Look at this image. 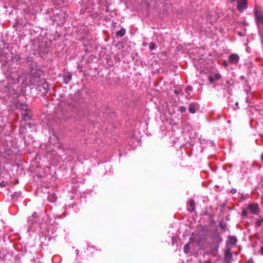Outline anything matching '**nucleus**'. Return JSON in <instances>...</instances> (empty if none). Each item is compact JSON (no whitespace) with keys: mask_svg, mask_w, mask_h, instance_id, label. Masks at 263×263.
<instances>
[{"mask_svg":"<svg viewBox=\"0 0 263 263\" xmlns=\"http://www.w3.org/2000/svg\"><path fill=\"white\" fill-rule=\"evenodd\" d=\"M193 90V88H192V87L191 86H188L186 87V88H185V92L186 93H188V95L186 96V98H188V96H189V92L191 91H192Z\"/></svg>","mask_w":263,"mask_h":263,"instance_id":"nucleus-20","label":"nucleus"},{"mask_svg":"<svg viewBox=\"0 0 263 263\" xmlns=\"http://www.w3.org/2000/svg\"><path fill=\"white\" fill-rule=\"evenodd\" d=\"M35 263H40V262H35Z\"/></svg>","mask_w":263,"mask_h":263,"instance_id":"nucleus-38","label":"nucleus"},{"mask_svg":"<svg viewBox=\"0 0 263 263\" xmlns=\"http://www.w3.org/2000/svg\"><path fill=\"white\" fill-rule=\"evenodd\" d=\"M36 87L39 91L41 92L42 95H46L50 89L49 84L44 79Z\"/></svg>","mask_w":263,"mask_h":263,"instance_id":"nucleus-3","label":"nucleus"},{"mask_svg":"<svg viewBox=\"0 0 263 263\" xmlns=\"http://www.w3.org/2000/svg\"><path fill=\"white\" fill-rule=\"evenodd\" d=\"M248 209L252 213L257 215L259 211V205L256 203H251L248 205Z\"/></svg>","mask_w":263,"mask_h":263,"instance_id":"nucleus-6","label":"nucleus"},{"mask_svg":"<svg viewBox=\"0 0 263 263\" xmlns=\"http://www.w3.org/2000/svg\"><path fill=\"white\" fill-rule=\"evenodd\" d=\"M260 253L262 255H263V246L260 249Z\"/></svg>","mask_w":263,"mask_h":263,"instance_id":"nucleus-33","label":"nucleus"},{"mask_svg":"<svg viewBox=\"0 0 263 263\" xmlns=\"http://www.w3.org/2000/svg\"><path fill=\"white\" fill-rule=\"evenodd\" d=\"M220 226L221 227L222 229H224L226 228V224H222V223H220Z\"/></svg>","mask_w":263,"mask_h":263,"instance_id":"nucleus-30","label":"nucleus"},{"mask_svg":"<svg viewBox=\"0 0 263 263\" xmlns=\"http://www.w3.org/2000/svg\"><path fill=\"white\" fill-rule=\"evenodd\" d=\"M224 257H225V259L227 260H228L229 259H231L232 257V254H231V252L229 251V250L225 252Z\"/></svg>","mask_w":263,"mask_h":263,"instance_id":"nucleus-17","label":"nucleus"},{"mask_svg":"<svg viewBox=\"0 0 263 263\" xmlns=\"http://www.w3.org/2000/svg\"><path fill=\"white\" fill-rule=\"evenodd\" d=\"M179 110L181 112H184L186 111V108L185 107H184V106H181L180 107Z\"/></svg>","mask_w":263,"mask_h":263,"instance_id":"nucleus-26","label":"nucleus"},{"mask_svg":"<svg viewBox=\"0 0 263 263\" xmlns=\"http://www.w3.org/2000/svg\"><path fill=\"white\" fill-rule=\"evenodd\" d=\"M237 192V190L235 189H233L231 190V192L232 193V194H235Z\"/></svg>","mask_w":263,"mask_h":263,"instance_id":"nucleus-28","label":"nucleus"},{"mask_svg":"<svg viewBox=\"0 0 263 263\" xmlns=\"http://www.w3.org/2000/svg\"><path fill=\"white\" fill-rule=\"evenodd\" d=\"M220 78H221V76L220 74L216 73L215 75V78H214L215 80H219V79H220Z\"/></svg>","mask_w":263,"mask_h":263,"instance_id":"nucleus-24","label":"nucleus"},{"mask_svg":"<svg viewBox=\"0 0 263 263\" xmlns=\"http://www.w3.org/2000/svg\"><path fill=\"white\" fill-rule=\"evenodd\" d=\"M235 105H236V106H237V108L235 107V109L236 110L237 108H239V107H238V102H236Z\"/></svg>","mask_w":263,"mask_h":263,"instance_id":"nucleus-32","label":"nucleus"},{"mask_svg":"<svg viewBox=\"0 0 263 263\" xmlns=\"http://www.w3.org/2000/svg\"><path fill=\"white\" fill-rule=\"evenodd\" d=\"M156 47L155 44L154 43H151L149 45V48L150 50H153Z\"/></svg>","mask_w":263,"mask_h":263,"instance_id":"nucleus-22","label":"nucleus"},{"mask_svg":"<svg viewBox=\"0 0 263 263\" xmlns=\"http://www.w3.org/2000/svg\"><path fill=\"white\" fill-rule=\"evenodd\" d=\"M22 115L23 117V120L24 121H27L31 119L30 116L28 114V112H22Z\"/></svg>","mask_w":263,"mask_h":263,"instance_id":"nucleus-16","label":"nucleus"},{"mask_svg":"<svg viewBox=\"0 0 263 263\" xmlns=\"http://www.w3.org/2000/svg\"><path fill=\"white\" fill-rule=\"evenodd\" d=\"M10 57L9 53L6 54L5 56L0 55V62L2 60H4L7 63L9 64V60H8V58Z\"/></svg>","mask_w":263,"mask_h":263,"instance_id":"nucleus-14","label":"nucleus"},{"mask_svg":"<svg viewBox=\"0 0 263 263\" xmlns=\"http://www.w3.org/2000/svg\"><path fill=\"white\" fill-rule=\"evenodd\" d=\"M237 238L235 236H229V243L231 245H234L237 242Z\"/></svg>","mask_w":263,"mask_h":263,"instance_id":"nucleus-15","label":"nucleus"},{"mask_svg":"<svg viewBox=\"0 0 263 263\" xmlns=\"http://www.w3.org/2000/svg\"><path fill=\"white\" fill-rule=\"evenodd\" d=\"M261 159H262V160L263 161V153H262V156H261Z\"/></svg>","mask_w":263,"mask_h":263,"instance_id":"nucleus-36","label":"nucleus"},{"mask_svg":"<svg viewBox=\"0 0 263 263\" xmlns=\"http://www.w3.org/2000/svg\"><path fill=\"white\" fill-rule=\"evenodd\" d=\"M259 33L261 38V42L263 43V27L259 29Z\"/></svg>","mask_w":263,"mask_h":263,"instance_id":"nucleus-21","label":"nucleus"},{"mask_svg":"<svg viewBox=\"0 0 263 263\" xmlns=\"http://www.w3.org/2000/svg\"><path fill=\"white\" fill-rule=\"evenodd\" d=\"M30 127H31V124L30 123H28L27 124Z\"/></svg>","mask_w":263,"mask_h":263,"instance_id":"nucleus-37","label":"nucleus"},{"mask_svg":"<svg viewBox=\"0 0 263 263\" xmlns=\"http://www.w3.org/2000/svg\"><path fill=\"white\" fill-rule=\"evenodd\" d=\"M248 7L247 0H238L237 8L238 11H243Z\"/></svg>","mask_w":263,"mask_h":263,"instance_id":"nucleus-5","label":"nucleus"},{"mask_svg":"<svg viewBox=\"0 0 263 263\" xmlns=\"http://www.w3.org/2000/svg\"><path fill=\"white\" fill-rule=\"evenodd\" d=\"M10 57L11 59V61L10 62L9 64L10 66L15 67L14 64L16 66L18 64L21 63L22 58L20 55L11 53Z\"/></svg>","mask_w":263,"mask_h":263,"instance_id":"nucleus-4","label":"nucleus"},{"mask_svg":"<svg viewBox=\"0 0 263 263\" xmlns=\"http://www.w3.org/2000/svg\"><path fill=\"white\" fill-rule=\"evenodd\" d=\"M42 72L37 69H32L30 72L29 82L31 85L36 86L44 80L41 78Z\"/></svg>","mask_w":263,"mask_h":263,"instance_id":"nucleus-1","label":"nucleus"},{"mask_svg":"<svg viewBox=\"0 0 263 263\" xmlns=\"http://www.w3.org/2000/svg\"><path fill=\"white\" fill-rule=\"evenodd\" d=\"M254 15L259 29L263 27V11L260 8L255 7L254 8Z\"/></svg>","mask_w":263,"mask_h":263,"instance_id":"nucleus-2","label":"nucleus"},{"mask_svg":"<svg viewBox=\"0 0 263 263\" xmlns=\"http://www.w3.org/2000/svg\"><path fill=\"white\" fill-rule=\"evenodd\" d=\"M263 221V218H259L255 222V227H259L262 224V222Z\"/></svg>","mask_w":263,"mask_h":263,"instance_id":"nucleus-19","label":"nucleus"},{"mask_svg":"<svg viewBox=\"0 0 263 263\" xmlns=\"http://www.w3.org/2000/svg\"><path fill=\"white\" fill-rule=\"evenodd\" d=\"M64 82L65 84H68L72 79V74L70 72H67L66 74L64 75Z\"/></svg>","mask_w":263,"mask_h":263,"instance_id":"nucleus-9","label":"nucleus"},{"mask_svg":"<svg viewBox=\"0 0 263 263\" xmlns=\"http://www.w3.org/2000/svg\"><path fill=\"white\" fill-rule=\"evenodd\" d=\"M209 82H210V83H211V84L214 83V82L215 81L214 78L212 76L209 77Z\"/></svg>","mask_w":263,"mask_h":263,"instance_id":"nucleus-23","label":"nucleus"},{"mask_svg":"<svg viewBox=\"0 0 263 263\" xmlns=\"http://www.w3.org/2000/svg\"><path fill=\"white\" fill-rule=\"evenodd\" d=\"M17 108L24 111V112H28V106L24 104L17 105Z\"/></svg>","mask_w":263,"mask_h":263,"instance_id":"nucleus-10","label":"nucleus"},{"mask_svg":"<svg viewBox=\"0 0 263 263\" xmlns=\"http://www.w3.org/2000/svg\"><path fill=\"white\" fill-rule=\"evenodd\" d=\"M239 56L236 53H232L230 55L228 61L229 64H236L239 62Z\"/></svg>","mask_w":263,"mask_h":263,"instance_id":"nucleus-8","label":"nucleus"},{"mask_svg":"<svg viewBox=\"0 0 263 263\" xmlns=\"http://www.w3.org/2000/svg\"><path fill=\"white\" fill-rule=\"evenodd\" d=\"M228 64L229 63V61H223V62L222 63V66H223L224 67H227L228 66Z\"/></svg>","mask_w":263,"mask_h":263,"instance_id":"nucleus-25","label":"nucleus"},{"mask_svg":"<svg viewBox=\"0 0 263 263\" xmlns=\"http://www.w3.org/2000/svg\"><path fill=\"white\" fill-rule=\"evenodd\" d=\"M37 218V214L36 212H34L31 217L28 218V229H31L34 227V223H36V219Z\"/></svg>","mask_w":263,"mask_h":263,"instance_id":"nucleus-7","label":"nucleus"},{"mask_svg":"<svg viewBox=\"0 0 263 263\" xmlns=\"http://www.w3.org/2000/svg\"><path fill=\"white\" fill-rule=\"evenodd\" d=\"M175 92L176 93H178V90H175Z\"/></svg>","mask_w":263,"mask_h":263,"instance_id":"nucleus-35","label":"nucleus"},{"mask_svg":"<svg viewBox=\"0 0 263 263\" xmlns=\"http://www.w3.org/2000/svg\"><path fill=\"white\" fill-rule=\"evenodd\" d=\"M248 214V212L246 210H244L242 211V215L243 216H246Z\"/></svg>","mask_w":263,"mask_h":263,"instance_id":"nucleus-27","label":"nucleus"},{"mask_svg":"<svg viewBox=\"0 0 263 263\" xmlns=\"http://www.w3.org/2000/svg\"><path fill=\"white\" fill-rule=\"evenodd\" d=\"M261 202L263 203V195L261 196Z\"/></svg>","mask_w":263,"mask_h":263,"instance_id":"nucleus-34","label":"nucleus"},{"mask_svg":"<svg viewBox=\"0 0 263 263\" xmlns=\"http://www.w3.org/2000/svg\"><path fill=\"white\" fill-rule=\"evenodd\" d=\"M246 263H254L253 261L251 259L247 261Z\"/></svg>","mask_w":263,"mask_h":263,"instance_id":"nucleus-31","label":"nucleus"},{"mask_svg":"<svg viewBox=\"0 0 263 263\" xmlns=\"http://www.w3.org/2000/svg\"><path fill=\"white\" fill-rule=\"evenodd\" d=\"M189 110L192 114H194L196 112V105L194 103H191L189 105Z\"/></svg>","mask_w":263,"mask_h":263,"instance_id":"nucleus-13","label":"nucleus"},{"mask_svg":"<svg viewBox=\"0 0 263 263\" xmlns=\"http://www.w3.org/2000/svg\"><path fill=\"white\" fill-rule=\"evenodd\" d=\"M126 33V29L122 28L120 30L118 31L116 33V35L118 36L122 37Z\"/></svg>","mask_w":263,"mask_h":263,"instance_id":"nucleus-12","label":"nucleus"},{"mask_svg":"<svg viewBox=\"0 0 263 263\" xmlns=\"http://www.w3.org/2000/svg\"><path fill=\"white\" fill-rule=\"evenodd\" d=\"M54 196V194H51V195H50L49 196V200H50V201H54L53 199V200H52H52H51V199H50V198H51V197H53Z\"/></svg>","mask_w":263,"mask_h":263,"instance_id":"nucleus-29","label":"nucleus"},{"mask_svg":"<svg viewBox=\"0 0 263 263\" xmlns=\"http://www.w3.org/2000/svg\"><path fill=\"white\" fill-rule=\"evenodd\" d=\"M190 250V243H187V244H186L184 246V247L183 248V251L185 254H187L189 252Z\"/></svg>","mask_w":263,"mask_h":263,"instance_id":"nucleus-18","label":"nucleus"},{"mask_svg":"<svg viewBox=\"0 0 263 263\" xmlns=\"http://www.w3.org/2000/svg\"><path fill=\"white\" fill-rule=\"evenodd\" d=\"M190 208L188 210L190 212H193L195 208V203L193 200H191L189 202Z\"/></svg>","mask_w":263,"mask_h":263,"instance_id":"nucleus-11","label":"nucleus"}]
</instances>
